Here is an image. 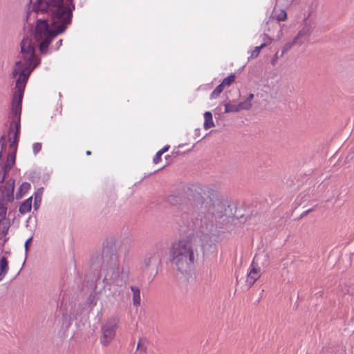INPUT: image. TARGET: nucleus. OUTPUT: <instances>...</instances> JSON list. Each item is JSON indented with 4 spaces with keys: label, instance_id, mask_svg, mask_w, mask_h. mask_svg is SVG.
Segmentation results:
<instances>
[{
    "label": "nucleus",
    "instance_id": "8",
    "mask_svg": "<svg viewBox=\"0 0 354 354\" xmlns=\"http://www.w3.org/2000/svg\"><path fill=\"white\" fill-rule=\"evenodd\" d=\"M119 321V317L114 315L109 318L106 323L102 326L100 342L104 346H107L114 339Z\"/></svg>",
    "mask_w": 354,
    "mask_h": 354
},
{
    "label": "nucleus",
    "instance_id": "44",
    "mask_svg": "<svg viewBox=\"0 0 354 354\" xmlns=\"http://www.w3.org/2000/svg\"><path fill=\"white\" fill-rule=\"evenodd\" d=\"M64 3H66L69 6L75 5L73 0H66V2H64Z\"/></svg>",
    "mask_w": 354,
    "mask_h": 354
},
{
    "label": "nucleus",
    "instance_id": "31",
    "mask_svg": "<svg viewBox=\"0 0 354 354\" xmlns=\"http://www.w3.org/2000/svg\"><path fill=\"white\" fill-rule=\"evenodd\" d=\"M41 150V143L35 142L32 145V151L35 155H37Z\"/></svg>",
    "mask_w": 354,
    "mask_h": 354
},
{
    "label": "nucleus",
    "instance_id": "25",
    "mask_svg": "<svg viewBox=\"0 0 354 354\" xmlns=\"http://www.w3.org/2000/svg\"><path fill=\"white\" fill-rule=\"evenodd\" d=\"M22 107L11 105V118L13 119H21Z\"/></svg>",
    "mask_w": 354,
    "mask_h": 354
},
{
    "label": "nucleus",
    "instance_id": "16",
    "mask_svg": "<svg viewBox=\"0 0 354 354\" xmlns=\"http://www.w3.org/2000/svg\"><path fill=\"white\" fill-rule=\"evenodd\" d=\"M32 196L25 200L19 206V212L21 214L29 212L32 208Z\"/></svg>",
    "mask_w": 354,
    "mask_h": 354
},
{
    "label": "nucleus",
    "instance_id": "47",
    "mask_svg": "<svg viewBox=\"0 0 354 354\" xmlns=\"http://www.w3.org/2000/svg\"><path fill=\"white\" fill-rule=\"evenodd\" d=\"M169 155L165 156V158H166V159H168V158H169Z\"/></svg>",
    "mask_w": 354,
    "mask_h": 354
},
{
    "label": "nucleus",
    "instance_id": "11",
    "mask_svg": "<svg viewBox=\"0 0 354 354\" xmlns=\"http://www.w3.org/2000/svg\"><path fill=\"white\" fill-rule=\"evenodd\" d=\"M35 68H33L32 66H26V67H24L22 69V71L20 73V75L18 76L16 81L15 91H21V93H24L27 82L29 79L30 74Z\"/></svg>",
    "mask_w": 354,
    "mask_h": 354
},
{
    "label": "nucleus",
    "instance_id": "36",
    "mask_svg": "<svg viewBox=\"0 0 354 354\" xmlns=\"http://www.w3.org/2000/svg\"><path fill=\"white\" fill-rule=\"evenodd\" d=\"M308 30H306L305 28H303L302 30H299L297 35L295 38H297V41H300L299 39L301 37L306 36L308 33Z\"/></svg>",
    "mask_w": 354,
    "mask_h": 354
},
{
    "label": "nucleus",
    "instance_id": "22",
    "mask_svg": "<svg viewBox=\"0 0 354 354\" xmlns=\"http://www.w3.org/2000/svg\"><path fill=\"white\" fill-rule=\"evenodd\" d=\"M15 129L14 133L20 134L21 129V119H13L10 123V128L9 131V135L10 136L12 133V130Z\"/></svg>",
    "mask_w": 354,
    "mask_h": 354
},
{
    "label": "nucleus",
    "instance_id": "18",
    "mask_svg": "<svg viewBox=\"0 0 354 354\" xmlns=\"http://www.w3.org/2000/svg\"><path fill=\"white\" fill-rule=\"evenodd\" d=\"M24 93L15 91L12 95L11 105L22 107V100Z\"/></svg>",
    "mask_w": 354,
    "mask_h": 354
},
{
    "label": "nucleus",
    "instance_id": "27",
    "mask_svg": "<svg viewBox=\"0 0 354 354\" xmlns=\"http://www.w3.org/2000/svg\"><path fill=\"white\" fill-rule=\"evenodd\" d=\"M224 86L221 83L218 84L210 94V99H216L224 89Z\"/></svg>",
    "mask_w": 354,
    "mask_h": 354
},
{
    "label": "nucleus",
    "instance_id": "35",
    "mask_svg": "<svg viewBox=\"0 0 354 354\" xmlns=\"http://www.w3.org/2000/svg\"><path fill=\"white\" fill-rule=\"evenodd\" d=\"M10 144L9 147L12 150V151H15L17 153V143L15 141L11 140V138H9Z\"/></svg>",
    "mask_w": 354,
    "mask_h": 354
},
{
    "label": "nucleus",
    "instance_id": "43",
    "mask_svg": "<svg viewBox=\"0 0 354 354\" xmlns=\"http://www.w3.org/2000/svg\"><path fill=\"white\" fill-rule=\"evenodd\" d=\"M169 145H165L163 148H162L160 150H159L160 152H161L162 154L167 151L169 149Z\"/></svg>",
    "mask_w": 354,
    "mask_h": 354
},
{
    "label": "nucleus",
    "instance_id": "5",
    "mask_svg": "<svg viewBox=\"0 0 354 354\" xmlns=\"http://www.w3.org/2000/svg\"><path fill=\"white\" fill-rule=\"evenodd\" d=\"M15 180L9 178L3 186H0V231L6 235L9 229V224L6 222V216L8 203L14 201Z\"/></svg>",
    "mask_w": 354,
    "mask_h": 354
},
{
    "label": "nucleus",
    "instance_id": "46",
    "mask_svg": "<svg viewBox=\"0 0 354 354\" xmlns=\"http://www.w3.org/2000/svg\"><path fill=\"white\" fill-rule=\"evenodd\" d=\"M86 154L87 156H89V155H91V152L90 151H86Z\"/></svg>",
    "mask_w": 354,
    "mask_h": 354
},
{
    "label": "nucleus",
    "instance_id": "48",
    "mask_svg": "<svg viewBox=\"0 0 354 354\" xmlns=\"http://www.w3.org/2000/svg\"><path fill=\"white\" fill-rule=\"evenodd\" d=\"M200 131V129H196V131H196V132H198V131Z\"/></svg>",
    "mask_w": 354,
    "mask_h": 354
},
{
    "label": "nucleus",
    "instance_id": "21",
    "mask_svg": "<svg viewBox=\"0 0 354 354\" xmlns=\"http://www.w3.org/2000/svg\"><path fill=\"white\" fill-rule=\"evenodd\" d=\"M8 270V263L6 258L2 257L0 259V281L4 277Z\"/></svg>",
    "mask_w": 354,
    "mask_h": 354
},
{
    "label": "nucleus",
    "instance_id": "9",
    "mask_svg": "<svg viewBox=\"0 0 354 354\" xmlns=\"http://www.w3.org/2000/svg\"><path fill=\"white\" fill-rule=\"evenodd\" d=\"M64 3V0H36L33 4L32 11L37 12H50L53 8Z\"/></svg>",
    "mask_w": 354,
    "mask_h": 354
},
{
    "label": "nucleus",
    "instance_id": "14",
    "mask_svg": "<svg viewBox=\"0 0 354 354\" xmlns=\"http://www.w3.org/2000/svg\"><path fill=\"white\" fill-rule=\"evenodd\" d=\"M131 290L132 292V300L134 306L138 307L140 305V289L138 286H131Z\"/></svg>",
    "mask_w": 354,
    "mask_h": 354
},
{
    "label": "nucleus",
    "instance_id": "26",
    "mask_svg": "<svg viewBox=\"0 0 354 354\" xmlns=\"http://www.w3.org/2000/svg\"><path fill=\"white\" fill-rule=\"evenodd\" d=\"M297 43L301 44L302 41H297V38H294L292 41L287 42L283 47L280 56L282 57L283 54L286 53L288 50H289L294 44Z\"/></svg>",
    "mask_w": 354,
    "mask_h": 354
},
{
    "label": "nucleus",
    "instance_id": "29",
    "mask_svg": "<svg viewBox=\"0 0 354 354\" xmlns=\"http://www.w3.org/2000/svg\"><path fill=\"white\" fill-rule=\"evenodd\" d=\"M30 184L28 182H24L22 183V184L20 185L19 188V190L18 192H17V197H18V195L20 192H27L30 189Z\"/></svg>",
    "mask_w": 354,
    "mask_h": 354
},
{
    "label": "nucleus",
    "instance_id": "17",
    "mask_svg": "<svg viewBox=\"0 0 354 354\" xmlns=\"http://www.w3.org/2000/svg\"><path fill=\"white\" fill-rule=\"evenodd\" d=\"M24 67H26V64L22 60L17 61L10 75L11 78H15L17 75L19 76Z\"/></svg>",
    "mask_w": 354,
    "mask_h": 354
},
{
    "label": "nucleus",
    "instance_id": "2",
    "mask_svg": "<svg viewBox=\"0 0 354 354\" xmlns=\"http://www.w3.org/2000/svg\"><path fill=\"white\" fill-rule=\"evenodd\" d=\"M75 5L62 3L50 12V23L47 19H37L35 39L39 42L38 48L41 54H46L53 39L65 32L72 22Z\"/></svg>",
    "mask_w": 354,
    "mask_h": 354
},
{
    "label": "nucleus",
    "instance_id": "19",
    "mask_svg": "<svg viewBox=\"0 0 354 354\" xmlns=\"http://www.w3.org/2000/svg\"><path fill=\"white\" fill-rule=\"evenodd\" d=\"M204 124L203 127L205 130H207L214 127V123L212 118V114L210 111H205L204 113Z\"/></svg>",
    "mask_w": 354,
    "mask_h": 354
},
{
    "label": "nucleus",
    "instance_id": "4",
    "mask_svg": "<svg viewBox=\"0 0 354 354\" xmlns=\"http://www.w3.org/2000/svg\"><path fill=\"white\" fill-rule=\"evenodd\" d=\"M169 260L178 272H187L195 261L192 241L181 239L174 242L169 250Z\"/></svg>",
    "mask_w": 354,
    "mask_h": 354
},
{
    "label": "nucleus",
    "instance_id": "30",
    "mask_svg": "<svg viewBox=\"0 0 354 354\" xmlns=\"http://www.w3.org/2000/svg\"><path fill=\"white\" fill-rule=\"evenodd\" d=\"M97 297L95 292L91 293L86 300V303L88 305L95 306L97 304Z\"/></svg>",
    "mask_w": 354,
    "mask_h": 354
},
{
    "label": "nucleus",
    "instance_id": "39",
    "mask_svg": "<svg viewBox=\"0 0 354 354\" xmlns=\"http://www.w3.org/2000/svg\"><path fill=\"white\" fill-rule=\"evenodd\" d=\"M279 52H277L273 56V57L271 59V64L274 66L275 64V62L277 61V59H278L279 57Z\"/></svg>",
    "mask_w": 354,
    "mask_h": 354
},
{
    "label": "nucleus",
    "instance_id": "24",
    "mask_svg": "<svg viewBox=\"0 0 354 354\" xmlns=\"http://www.w3.org/2000/svg\"><path fill=\"white\" fill-rule=\"evenodd\" d=\"M183 201V198L178 194H173L167 197V202L171 205L180 204Z\"/></svg>",
    "mask_w": 354,
    "mask_h": 354
},
{
    "label": "nucleus",
    "instance_id": "20",
    "mask_svg": "<svg viewBox=\"0 0 354 354\" xmlns=\"http://www.w3.org/2000/svg\"><path fill=\"white\" fill-rule=\"evenodd\" d=\"M43 192H44V187H41L38 188L37 190L36 191V192L35 193L34 205H34V209L35 210H37L41 205Z\"/></svg>",
    "mask_w": 354,
    "mask_h": 354
},
{
    "label": "nucleus",
    "instance_id": "42",
    "mask_svg": "<svg viewBox=\"0 0 354 354\" xmlns=\"http://www.w3.org/2000/svg\"><path fill=\"white\" fill-rule=\"evenodd\" d=\"M19 138V134L13 133V136H12V138H11V140L12 139L13 141H15L18 144Z\"/></svg>",
    "mask_w": 354,
    "mask_h": 354
},
{
    "label": "nucleus",
    "instance_id": "3",
    "mask_svg": "<svg viewBox=\"0 0 354 354\" xmlns=\"http://www.w3.org/2000/svg\"><path fill=\"white\" fill-rule=\"evenodd\" d=\"M100 264V273L94 275L92 281L95 283L103 277L105 285H113L122 287L129 279V272L125 271L120 265L116 250L112 242L107 241L103 244L100 255L96 257L93 265Z\"/></svg>",
    "mask_w": 354,
    "mask_h": 354
},
{
    "label": "nucleus",
    "instance_id": "15",
    "mask_svg": "<svg viewBox=\"0 0 354 354\" xmlns=\"http://www.w3.org/2000/svg\"><path fill=\"white\" fill-rule=\"evenodd\" d=\"M16 154L15 151H10L6 158V162L3 167H2L6 171H8L12 168V167L15 165L16 161Z\"/></svg>",
    "mask_w": 354,
    "mask_h": 354
},
{
    "label": "nucleus",
    "instance_id": "1",
    "mask_svg": "<svg viewBox=\"0 0 354 354\" xmlns=\"http://www.w3.org/2000/svg\"><path fill=\"white\" fill-rule=\"evenodd\" d=\"M186 194L188 199L193 201L194 204V212L191 215L188 213L181 215L183 223L187 230H198L204 233L205 231L212 230L214 222H217L218 218L232 216L237 218L243 217L242 214H233L232 205H227L226 207L222 203L214 205L211 198L205 199L196 189L188 187Z\"/></svg>",
    "mask_w": 354,
    "mask_h": 354
},
{
    "label": "nucleus",
    "instance_id": "10",
    "mask_svg": "<svg viewBox=\"0 0 354 354\" xmlns=\"http://www.w3.org/2000/svg\"><path fill=\"white\" fill-rule=\"evenodd\" d=\"M254 98V94L250 93L247 98L238 104H234L231 102L225 103V113L239 112L241 110H249L252 106L251 101Z\"/></svg>",
    "mask_w": 354,
    "mask_h": 354
},
{
    "label": "nucleus",
    "instance_id": "23",
    "mask_svg": "<svg viewBox=\"0 0 354 354\" xmlns=\"http://www.w3.org/2000/svg\"><path fill=\"white\" fill-rule=\"evenodd\" d=\"M262 36H263V42L260 46H256L254 48V49L252 51L250 56L248 57V59L257 57L260 53L261 49L266 47V34L263 33Z\"/></svg>",
    "mask_w": 354,
    "mask_h": 354
},
{
    "label": "nucleus",
    "instance_id": "38",
    "mask_svg": "<svg viewBox=\"0 0 354 354\" xmlns=\"http://www.w3.org/2000/svg\"><path fill=\"white\" fill-rule=\"evenodd\" d=\"M32 237L31 236L26 241L25 244H24L26 252H27L28 251L29 245H30V242L32 241Z\"/></svg>",
    "mask_w": 354,
    "mask_h": 354
},
{
    "label": "nucleus",
    "instance_id": "7",
    "mask_svg": "<svg viewBox=\"0 0 354 354\" xmlns=\"http://www.w3.org/2000/svg\"><path fill=\"white\" fill-rule=\"evenodd\" d=\"M163 253L162 248H156L148 252L143 259V271L153 276L157 274L158 268L162 265Z\"/></svg>",
    "mask_w": 354,
    "mask_h": 354
},
{
    "label": "nucleus",
    "instance_id": "40",
    "mask_svg": "<svg viewBox=\"0 0 354 354\" xmlns=\"http://www.w3.org/2000/svg\"><path fill=\"white\" fill-rule=\"evenodd\" d=\"M62 41L63 40L62 39H59L56 44H55V50H57L59 49V48L62 46Z\"/></svg>",
    "mask_w": 354,
    "mask_h": 354
},
{
    "label": "nucleus",
    "instance_id": "12",
    "mask_svg": "<svg viewBox=\"0 0 354 354\" xmlns=\"http://www.w3.org/2000/svg\"><path fill=\"white\" fill-rule=\"evenodd\" d=\"M272 3H274L273 10L269 19V21H267V25L271 21L277 20L278 22L283 21L287 19V12L283 9H278L277 3L278 0H271Z\"/></svg>",
    "mask_w": 354,
    "mask_h": 354
},
{
    "label": "nucleus",
    "instance_id": "13",
    "mask_svg": "<svg viewBox=\"0 0 354 354\" xmlns=\"http://www.w3.org/2000/svg\"><path fill=\"white\" fill-rule=\"evenodd\" d=\"M251 269L249 272H248L247 278H246V283L249 287H251L254 282L259 278V268L257 265L255 266L254 261L251 263Z\"/></svg>",
    "mask_w": 354,
    "mask_h": 354
},
{
    "label": "nucleus",
    "instance_id": "28",
    "mask_svg": "<svg viewBox=\"0 0 354 354\" xmlns=\"http://www.w3.org/2000/svg\"><path fill=\"white\" fill-rule=\"evenodd\" d=\"M235 80V75L234 74H231L228 75L227 77L224 78L221 82V84L225 86L231 85Z\"/></svg>",
    "mask_w": 354,
    "mask_h": 354
},
{
    "label": "nucleus",
    "instance_id": "45",
    "mask_svg": "<svg viewBox=\"0 0 354 354\" xmlns=\"http://www.w3.org/2000/svg\"><path fill=\"white\" fill-rule=\"evenodd\" d=\"M266 38H267V44L268 43V41H270V42L271 41L272 39L268 35L266 36Z\"/></svg>",
    "mask_w": 354,
    "mask_h": 354
},
{
    "label": "nucleus",
    "instance_id": "37",
    "mask_svg": "<svg viewBox=\"0 0 354 354\" xmlns=\"http://www.w3.org/2000/svg\"><path fill=\"white\" fill-rule=\"evenodd\" d=\"M162 155V153L161 152H160L159 151L156 153V154L155 155V156L153 159V162L154 164H157L161 161Z\"/></svg>",
    "mask_w": 354,
    "mask_h": 354
},
{
    "label": "nucleus",
    "instance_id": "41",
    "mask_svg": "<svg viewBox=\"0 0 354 354\" xmlns=\"http://www.w3.org/2000/svg\"><path fill=\"white\" fill-rule=\"evenodd\" d=\"M313 208H310V209H308L306 211H304L299 216V218H303L304 216H306L307 214H308L310 212H311L313 211Z\"/></svg>",
    "mask_w": 354,
    "mask_h": 354
},
{
    "label": "nucleus",
    "instance_id": "32",
    "mask_svg": "<svg viewBox=\"0 0 354 354\" xmlns=\"http://www.w3.org/2000/svg\"><path fill=\"white\" fill-rule=\"evenodd\" d=\"M278 91H279V88L277 86H273L270 90V96L272 98H279V96L278 95Z\"/></svg>",
    "mask_w": 354,
    "mask_h": 354
},
{
    "label": "nucleus",
    "instance_id": "33",
    "mask_svg": "<svg viewBox=\"0 0 354 354\" xmlns=\"http://www.w3.org/2000/svg\"><path fill=\"white\" fill-rule=\"evenodd\" d=\"M6 147V135L3 134L0 137V151L3 152L4 148Z\"/></svg>",
    "mask_w": 354,
    "mask_h": 354
},
{
    "label": "nucleus",
    "instance_id": "6",
    "mask_svg": "<svg viewBox=\"0 0 354 354\" xmlns=\"http://www.w3.org/2000/svg\"><path fill=\"white\" fill-rule=\"evenodd\" d=\"M20 59L26 66L37 67L40 64V59L35 55V48L32 44V40L29 37H24L20 43Z\"/></svg>",
    "mask_w": 354,
    "mask_h": 354
},
{
    "label": "nucleus",
    "instance_id": "34",
    "mask_svg": "<svg viewBox=\"0 0 354 354\" xmlns=\"http://www.w3.org/2000/svg\"><path fill=\"white\" fill-rule=\"evenodd\" d=\"M142 339H140L138 345H137V350L139 351L140 354H145L146 353V348L142 345Z\"/></svg>",
    "mask_w": 354,
    "mask_h": 354
}]
</instances>
